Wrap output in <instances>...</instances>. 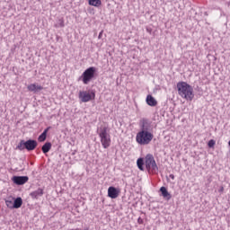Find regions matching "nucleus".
<instances>
[{"label":"nucleus","mask_w":230,"mask_h":230,"mask_svg":"<svg viewBox=\"0 0 230 230\" xmlns=\"http://www.w3.org/2000/svg\"><path fill=\"white\" fill-rule=\"evenodd\" d=\"M154 139V133H152V124L146 119L140 121V131L136 136V141L138 145H150Z\"/></svg>","instance_id":"1"},{"label":"nucleus","mask_w":230,"mask_h":230,"mask_svg":"<svg viewBox=\"0 0 230 230\" xmlns=\"http://www.w3.org/2000/svg\"><path fill=\"white\" fill-rule=\"evenodd\" d=\"M179 96L187 100V102H191L195 98V93H193V87L188 83L181 81L178 82L176 84Z\"/></svg>","instance_id":"2"},{"label":"nucleus","mask_w":230,"mask_h":230,"mask_svg":"<svg viewBox=\"0 0 230 230\" xmlns=\"http://www.w3.org/2000/svg\"><path fill=\"white\" fill-rule=\"evenodd\" d=\"M97 134L100 137L101 145L102 148H109L111 146V133H109V128L107 126L101 127L97 129Z\"/></svg>","instance_id":"3"},{"label":"nucleus","mask_w":230,"mask_h":230,"mask_svg":"<svg viewBox=\"0 0 230 230\" xmlns=\"http://www.w3.org/2000/svg\"><path fill=\"white\" fill-rule=\"evenodd\" d=\"M39 146V143L35 139L21 140L16 146V150H27V152H33Z\"/></svg>","instance_id":"4"},{"label":"nucleus","mask_w":230,"mask_h":230,"mask_svg":"<svg viewBox=\"0 0 230 230\" xmlns=\"http://www.w3.org/2000/svg\"><path fill=\"white\" fill-rule=\"evenodd\" d=\"M145 165L149 173H157L159 172V167L157 166V163H155V158H154V155L148 154L145 157Z\"/></svg>","instance_id":"5"},{"label":"nucleus","mask_w":230,"mask_h":230,"mask_svg":"<svg viewBox=\"0 0 230 230\" xmlns=\"http://www.w3.org/2000/svg\"><path fill=\"white\" fill-rule=\"evenodd\" d=\"M96 74V67L90 66L82 74V75L79 77V80H82L83 84L84 85H87L93 78H94V75Z\"/></svg>","instance_id":"6"},{"label":"nucleus","mask_w":230,"mask_h":230,"mask_svg":"<svg viewBox=\"0 0 230 230\" xmlns=\"http://www.w3.org/2000/svg\"><path fill=\"white\" fill-rule=\"evenodd\" d=\"M96 98V93L94 92H87V91H80L79 92V100L83 102V103H87V102H91V100H94Z\"/></svg>","instance_id":"7"},{"label":"nucleus","mask_w":230,"mask_h":230,"mask_svg":"<svg viewBox=\"0 0 230 230\" xmlns=\"http://www.w3.org/2000/svg\"><path fill=\"white\" fill-rule=\"evenodd\" d=\"M28 181H30V178L28 176H13V182L17 186H22L23 184H26Z\"/></svg>","instance_id":"8"},{"label":"nucleus","mask_w":230,"mask_h":230,"mask_svg":"<svg viewBox=\"0 0 230 230\" xmlns=\"http://www.w3.org/2000/svg\"><path fill=\"white\" fill-rule=\"evenodd\" d=\"M119 196V190H118L116 187H113V186L109 187L108 197H110V199H118Z\"/></svg>","instance_id":"9"},{"label":"nucleus","mask_w":230,"mask_h":230,"mask_svg":"<svg viewBox=\"0 0 230 230\" xmlns=\"http://www.w3.org/2000/svg\"><path fill=\"white\" fill-rule=\"evenodd\" d=\"M27 89L31 93H39V92L42 91V89H44V87H42V85L31 84L27 86Z\"/></svg>","instance_id":"10"},{"label":"nucleus","mask_w":230,"mask_h":230,"mask_svg":"<svg viewBox=\"0 0 230 230\" xmlns=\"http://www.w3.org/2000/svg\"><path fill=\"white\" fill-rule=\"evenodd\" d=\"M42 195H44V190L41 188H39L37 190L30 193V197H31V199H39L40 197H42Z\"/></svg>","instance_id":"11"},{"label":"nucleus","mask_w":230,"mask_h":230,"mask_svg":"<svg viewBox=\"0 0 230 230\" xmlns=\"http://www.w3.org/2000/svg\"><path fill=\"white\" fill-rule=\"evenodd\" d=\"M50 129H51V127H48V128H45L44 131L39 136L38 141H40V143H44V140L46 139V137H48V132H49Z\"/></svg>","instance_id":"12"},{"label":"nucleus","mask_w":230,"mask_h":230,"mask_svg":"<svg viewBox=\"0 0 230 230\" xmlns=\"http://www.w3.org/2000/svg\"><path fill=\"white\" fill-rule=\"evenodd\" d=\"M146 102L149 107H155V105H157V101L152 95H147Z\"/></svg>","instance_id":"13"},{"label":"nucleus","mask_w":230,"mask_h":230,"mask_svg":"<svg viewBox=\"0 0 230 230\" xmlns=\"http://www.w3.org/2000/svg\"><path fill=\"white\" fill-rule=\"evenodd\" d=\"M160 191L164 199H167V200H170V199H172V194L168 192V190L166 189V187H161Z\"/></svg>","instance_id":"14"},{"label":"nucleus","mask_w":230,"mask_h":230,"mask_svg":"<svg viewBox=\"0 0 230 230\" xmlns=\"http://www.w3.org/2000/svg\"><path fill=\"white\" fill-rule=\"evenodd\" d=\"M22 206V198L18 197L16 199L13 198V208L14 209H19Z\"/></svg>","instance_id":"15"},{"label":"nucleus","mask_w":230,"mask_h":230,"mask_svg":"<svg viewBox=\"0 0 230 230\" xmlns=\"http://www.w3.org/2000/svg\"><path fill=\"white\" fill-rule=\"evenodd\" d=\"M137 166L138 170H140L141 172H145V159L138 158L137 160Z\"/></svg>","instance_id":"16"},{"label":"nucleus","mask_w":230,"mask_h":230,"mask_svg":"<svg viewBox=\"0 0 230 230\" xmlns=\"http://www.w3.org/2000/svg\"><path fill=\"white\" fill-rule=\"evenodd\" d=\"M51 146H52L51 143L47 142L41 146V151L43 152V154H48V152L51 150Z\"/></svg>","instance_id":"17"},{"label":"nucleus","mask_w":230,"mask_h":230,"mask_svg":"<svg viewBox=\"0 0 230 230\" xmlns=\"http://www.w3.org/2000/svg\"><path fill=\"white\" fill-rule=\"evenodd\" d=\"M88 3L90 6H95L96 8L102 6V0H89Z\"/></svg>","instance_id":"18"},{"label":"nucleus","mask_w":230,"mask_h":230,"mask_svg":"<svg viewBox=\"0 0 230 230\" xmlns=\"http://www.w3.org/2000/svg\"><path fill=\"white\" fill-rule=\"evenodd\" d=\"M5 204L7 206V208H9V209H14L13 208V198H8L7 199H5Z\"/></svg>","instance_id":"19"},{"label":"nucleus","mask_w":230,"mask_h":230,"mask_svg":"<svg viewBox=\"0 0 230 230\" xmlns=\"http://www.w3.org/2000/svg\"><path fill=\"white\" fill-rule=\"evenodd\" d=\"M58 28H64V26H66V24L64 23V19H59L58 22V25H56Z\"/></svg>","instance_id":"20"},{"label":"nucleus","mask_w":230,"mask_h":230,"mask_svg":"<svg viewBox=\"0 0 230 230\" xmlns=\"http://www.w3.org/2000/svg\"><path fill=\"white\" fill-rule=\"evenodd\" d=\"M215 144H216L215 140L211 139V140L208 141V146L209 148H213V146H215Z\"/></svg>","instance_id":"21"},{"label":"nucleus","mask_w":230,"mask_h":230,"mask_svg":"<svg viewBox=\"0 0 230 230\" xmlns=\"http://www.w3.org/2000/svg\"><path fill=\"white\" fill-rule=\"evenodd\" d=\"M169 177H170V179H172V181H175V175L170 174Z\"/></svg>","instance_id":"22"},{"label":"nucleus","mask_w":230,"mask_h":230,"mask_svg":"<svg viewBox=\"0 0 230 230\" xmlns=\"http://www.w3.org/2000/svg\"><path fill=\"white\" fill-rule=\"evenodd\" d=\"M218 192L219 193H224V187L221 186L220 189L218 190Z\"/></svg>","instance_id":"23"},{"label":"nucleus","mask_w":230,"mask_h":230,"mask_svg":"<svg viewBox=\"0 0 230 230\" xmlns=\"http://www.w3.org/2000/svg\"><path fill=\"white\" fill-rule=\"evenodd\" d=\"M103 35V31H101L100 33H99V36H98V39H102V36Z\"/></svg>","instance_id":"24"},{"label":"nucleus","mask_w":230,"mask_h":230,"mask_svg":"<svg viewBox=\"0 0 230 230\" xmlns=\"http://www.w3.org/2000/svg\"><path fill=\"white\" fill-rule=\"evenodd\" d=\"M137 222H138V224H143V219H141V217H139Z\"/></svg>","instance_id":"25"},{"label":"nucleus","mask_w":230,"mask_h":230,"mask_svg":"<svg viewBox=\"0 0 230 230\" xmlns=\"http://www.w3.org/2000/svg\"><path fill=\"white\" fill-rule=\"evenodd\" d=\"M72 230H80V228H75V229H72Z\"/></svg>","instance_id":"26"},{"label":"nucleus","mask_w":230,"mask_h":230,"mask_svg":"<svg viewBox=\"0 0 230 230\" xmlns=\"http://www.w3.org/2000/svg\"><path fill=\"white\" fill-rule=\"evenodd\" d=\"M84 230H89L88 228H84Z\"/></svg>","instance_id":"27"}]
</instances>
